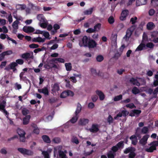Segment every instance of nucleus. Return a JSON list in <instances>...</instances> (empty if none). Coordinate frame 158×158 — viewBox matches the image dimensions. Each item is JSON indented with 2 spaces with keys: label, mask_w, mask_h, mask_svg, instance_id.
<instances>
[{
  "label": "nucleus",
  "mask_w": 158,
  "mask_h": 158,
  "mask_svg": "<svg viewBox=\"0 0 158 158\" xmlns=\"http://www.w3.org/2000/svg\"><path fill=\"white\" fill-rule=\"evenodd\" d=\"M58 100L57 98H51L49 99V102L51 103H53L56 102Z\"/></svg>",
  "instance_id": "59"
},
{
  "label": "nucleus",
  "mask_w": 158,
  "mask_h": 158,
  "mask_svg": "<svg viewBox=\"0 0 158 158\" xmlns=\"http://www.w3.org/2000/svg\"><path fill=\"white\" fill-rule=\"evenodd\" d=\"M129 14L128 10H123L120 17V19L121 21H124L126 19V18Z\"/></svg>",
  "instance_id": "7"
},
{
  "label": "nucleus",
  "mask_w": 158,
  "mask_h": 158,
  "mask_svg": "<svg viewBox=\"0 0 158 158\" xmlns=\"http://www.w3.org/2000/svg\"><path fill=\"white\" fill-rule=\"evenodd\" d=\"M89 130L91 132L96 133L98 131L99 129L97 125L93 124L91 128L89 129Z\"/></svg>",
  "instance_id": "16"
},
{
  "label": "nucleus",
  "mask_w": 158,
  "mask_h": 158,
  "mask_svg": "<svg viewBox=\"0 0 158 158\" xmlns=\"http://www.w3.org/2000/svg\"><path fill=\"white\" fill-rule=\"evenodd\" d=\"M38 91L39 93H43L45 95H49L48 90L46 87H44L42 89H38Z\"/></svg>",
  "instance_id": "11"
},
{
  "label": "nucleus",
  "mask_w": 158,
  "mask_h": 158,
  "mask_svg": "<svg viewBox=\"0 0 158 158\" xmlns=\"http://www.w3.org/2000/svg\"><path fill=\"white\" fill-rule=\"evenodd\" d=\"M118 149H122L124 146V142L123 141H120L118 142L116 145Z\"/></svg>",
  "instance_id": "31"
},
{
  "label": "nucleus",
  "mask_w": 158,
  "mask_h": 158,
  "mask_svg": "<svg viewBox=\"0 0 158 158\" xmlns=\"http://www.w3.org/2000/svg\"><path fill=\"white\" fill-rule=\"evenodd\" d=\"M72 141L73 143H74L77 144L79 143V140L77 137H75L73 138L72 139Z\"/></svg>",
  "instance_id": "57"
},
{
  "label": "nucleus",
  "mask_w": 158,
  "mask_h": 158,
  "mask_svg": "<svg viewBox=\"0 0 158 158\" xmlns=\"http://www.w3.org/2000/svg\"><path fill=\"white\" fill-rule=\"evenodd\" d=\"M123 98V96L121 94L116 96L114 98V101H117L122 99Z\"/></svg>",
  "instance_id": "43"
},
{
  "label": "nucleus",
  "mask_w": 158,
  "mask_h": 158,
  "mask_svg": "<svg viewBox=\"0 0 158 158\" xmlns=\"http://www.w3.org/2000/svg\"><path fill=\"white\" fill-rule=\"evenodd\" d=\"M23 31L26 33H28L33 32L35 31V29L31 27L25 26L23 27Z\"/></svg>",
  "instance_id": "9"
},
{
  "label": "nucleus",
  "mask_w": 158,
  "mask_h": 158,
  "mask_svg": "<svg viewBox=\"0 0 158 158\" xmlns=\"http://www.w3.org/2000/svg\"><path fill=\"white\" fill-rule=\"evenodd\" d=\"M19 20H16L13 23L12 26L13 28L18 29V24L19 23Z\"/></svg>",
  "instance_id": "35"
},
{
  "label": "nucleus",
  "mask_w": 158,
  "mask_h": 158,
  "mask_svg": "<svg viewBox=\"0 0 158 158\" xmlns=\"http://www.w3.org/2000/svg\"><path fill=\"white\" fill-rule=\"evenodd\" d=\"M96 60L97 61L101 62L103 60L104 57L102 55H98L96 57Z\"/></svg>",
  "instance_id": "38"
},
{
  "label": "nucleus",
  "mask_w": 158,
  "mask_h": 158,
  "mask_svg": "<svg viewBox=\"0 0 158 158\" xmlns=\"http://www.w3.org/2000/svg\"><path fill=\"white\" fill-rule=\"evenodd\" d=\"M149 145L150 146L149 148H146L145 151L148 152H152L156 149V147L158 146V141H153Z\"/></svg>",
  "instance_id": "2"
},
{
  "label": "nucleus",
  "mask_w": 158,
  "mask_h": 158,
  "mask_svg": "<svg viewBox=\"0 0 158 158\" xmlns=\"http://www.w3.org/2000/svg\"><path fill=\"white\" fill-rule=\"evenodd\" d=\"M108 21L110 24H112L114 22V19L112 16H110L108 19Z\"/></svg>",
  "instance_id": "41"
},
{
  "label": "nucleus",
  "mask_w": 158,
  "mask_h": 158,
  "mask_svg": "<svg viewBox=\"0 0 158 158\" xmlns=\"http://www.w3.org/2000/svg\"><path fill=\"white\" fill-rule=\"evenodd\" d=\"M149 137V135H146L143 136L142 139L139 141V143L143 146L145 145L147 143V141Z\"/></svg>",
  "instance_id": "10"
},
{
  "label": "nucleus",
  "mask_w": 158,
  "mask_h": 158,
  "mask_svg": "<svg viewBox=\"0 0 158 158\" xmlns=\"http://www.w3.org/2000/svg\"><path fill=\"white\" fill-rule=\"evenodd\" d=\"M31 118L30 115H27L25 116L23 119V125L27 124L30 121V119Z\"/></svg>",
  "instance_id": "20"
},
{
  "label": "nucleus",
  "mask_w": 158,
  "mask_h": 158,
  "mask_svg": "<svg viewBox=\"0 0 158 158\" xmlns=\"http://www.w3.org/2000/svg\"><path fill=\"white\" fill-rule=\"evenodd\" d=\"M16 63L18 64L22 65L24 63V61L22 59H18L16 60Z\"/></svg>",
  "instance_id": "56"
},
{
  "label": "nucleus",
  "mask_w": 158,
  "mask_h": 158,
  "mask_svg": "<svg viewBox=\"0 0 158 158\" xmlns=\"http://www.w3.org/2000/svg\"><path fill=\"white\" fill-rule=\"evenodd\" d=\"M155 27L154 23L152 22H148L147 25V28L148 30H152Z\"/></svg>",
  "instance_id": "25"
},
{
  "label": "nucleus",
  "mask_w": 158,
  "mask_h": 158,
  "mask_svg": "<svg viewBox=\"0 0 158 158\" xmlns=\"http://www.w3.org/2000/svg\"><path fill=\"white\" fill-rule=\"evenodd\" d=\"M101 24L100 23H98L94 27V29L95 31H98L100 29Z\"/></svg>",
  "instance_id": "40"
},
{
  "label": "nucleus",
  "mask_w": 158,
  "mask_h": 158,
  "mask_svg": "<svg viewBox=\"0 0 158 158\" xmlns=\"http://www.w3.org/2000/svg\"><path fill=\"white\" fill-rule=\"evenodd\" d=\"M91 71L92 74L93 75H98L99 76H102V75L100 74V72L99 71L98 73H97L96 71V69L92 68L91 69Z\"/></svg>",
  "instance_id": "33"
},
{
  "label": "nucleus",
  "mask_w": 158,
  "mask_h": 158,
  "mask_svg": "<svg viewBox=\"0 0 158 158\" xmlns=\"http://www.w3.org/2000/svg\"><path fill=\"white\" fill-rule=\"evenodd\" d=\"M136 26L135 25H132L130 28H128L127 30H129L130 31H131V32L133 33L134 31L136 29Z\"/></svg>",
  "instance_id": "60"
},
{
  "label": "nucleus",
  "mask_w": 158,
  "mask_h": 158,
  "mask_svg": "<svg viewBox=\"0 0 158 158\" xmlns=\"http://www.w3.org/2000/svg\"><path fill=\"white\" fill-rule=\"evenodd\" d=\"M81 106L79 103H78L77 107L75 112V115L70 120V121L73 123H75L77 120L78 118V114L79 113L81 110Z\"/></svg>",
  "instance_id": "1"
},
{
  "label": "nucleus",
  "mask_w": 158,
  "mask_h": 158,
  "mask_svg": "<svg viewBox=\"0 0 158 158\" xmlns=\"http://www.w3.org/2000/svg\"><path fill=\"white\" fill-rule=\"evenodd\" d=\"M43 35L47 39L50 40V38H49L50 35L49 33L47 31H44V32L43 33Z\"/></svg>",
  "instance_id": "54"
},
{
  "label": "nucleus",
  "mask_w": 158,
  "mask_h": 158,
  "mask_svg": "<svg viewBox=\"0 0 158 158\" xmlns=\"http://www.w3.org/2000/svg\"><path fill=\"white\" fill-rule=\"evenodd\" d=\"M65 66L66 69L67 71H70L72 70V66L70 63H65Z\"/></svg>",
  "instance_id": "29"
},
{
  "label": "nucleus",
  "mask_w": 158,
  "mask_h": 158,
  "mask_svg": "<svg viewBox=\"0 0 158 158\" xmlns=\"http://www.w3.org/2000/svg\"><path fill=\"white\" fill-rule=\"evenodd\" d=\"M135 151H132L130 153L129 155V158H134L136 156V154L135 153Z\"/></svg>",
  "instance_id": "55"
},
{
  "label": "nucleus",
  "mask_w": 158,
  "mask_h": 158,
  "mask_svg": "<svg viewBox=\"0 0 158 158\" xmlns=\"http://www.w3.org/2000/svg\"><path fill=\"white\" fill-rule=\"evenodd\" d=\"M133 113L136 117H138L141 113V111L139 110H133Z\"/></svg>",
  "instance_id": "39"
},
{
  "label": "nucleus",
  "mask_w": 158,
  "mask_h": 158,
  "mask_svg": "<svg viewBox=\"0 0 158 158\" xmlns=\"http://www.w3.org/2000/svg\"><path fill=\"white\" fill-rule=\"evenodd\" d=\"M132 92L134 94H136L139 93V90L137 87L135 86L133 88Z\"/></svg>",
  "instance_id": "37"
},
{
  "label": "nucleus",
  "mask_w": 158,
  "mask_h": 158,
  "mask_svg": "<svg viewBox=\"0 0 158 158\" xmlns=\"http://www.w3.org/2000/svg\"><path fill=\"white\" fill-rule=\"evenodd\" d=\"M90 38V37H88L86 35L84 36L82 39V45H80V46H83L84 47H86Z\"/></svg>",
  "instance_id": "8"
},
{
  "label": "nucleus",
  "mask_w": 158,
  "mask_h": 158,
  "mask_svg": "<svg viewBox=\"0 0 158 158\" xmlns=\"http://www.w3.org/2000/svg\"><path fill=\"white\" fill-rule=\"evenodd\" d=\"M17 66V63L15 62H13L10 63L8 65L6 66L5 69L8 71L10 69L13 70V71L15 72L17 70L16 67Z\"/></svg>",
  "instance_id": "4"
},
{
  "label": "nucleus",
  "mask_w": 158,
  "mask_h": 158,
  "mask_svg": "<svg viewBox=\"0 0 158 158\" xmlns=\"http://www.w3.org/2000/svg\"><path fill=\"white\" fill-rule=\"evenodd\" d=\"M131 99L130 98H128L125 100L121 101V102L122 103H127L130 102H131Z\"/></svg>",
  "instance_id": "63"
},
{
  "label": "nucleus",
  "mask_w": 158,
  "mask_h": 158,
  "mask_svg": "<svg viewBox=\"0 0 158 158\" xmlns=\"http://www.w3.org/2000/svg\"><path fill=\"white\" fill-rule=\"evenodd\" d=\"M37 18V19L40 22H43L45 21V18L43 15L40 14L38 15Z\"/></svg>",
  "instance_id": "32"
},
{
  "label": "nucleus",
  "mask_w": 158,
  "mask_h": 158,
  "mask_svg": "<svg viewBox=\"0 0 158 158\" xmlns=\"http://www.w3.org/2000/svg\"><path fill=\"white\" fill-rule=\"evenodd\" d=\"M29 112V110L26 109L24 108L22 110V113L24 115H27Z\"/></svg>",
  "instance_id": "52"
},
{
  "label": "nucleus",
  "mask_w": 158,
  "mask_h": 158,
  "mask_svg": "<svg viewBox=\"0 0 158 158\" xmlns=\"http://www.w3.org/2000/svg\"><path fill=\"white\" fill-rule=\"evenodd\" d=\"M42 138L44 142L46 143H50L51 142V140L49 137L47 135H44L42 136Z\"/></svg>",
  "instance_id": "22"
},
{
  "label": "nucleus",
  "mask_w": 158,
  "mask_h": 158,
  "mask_svg": "<svg viewBox=\"0 0 158 158\" xmlns=\"http://www.w3.org/2000/svg\"><path fill=\"white\" fill-rule=\"evenodd\" d=\"M126 106L127 108H129L130 109H132L134 107H135L134 104L133 103L127 104L126 105Z\"/></svg>",
  "instance_id": "58"
},
{
  "label": "nucleus",
  "mask_w": 158,
  "mask_h": 158,
  "mask_svg": "<svg viewBox=\"0 0 158 158\" xmlns=\"http://www.w3.org/2000/svg\"><path fill=\"white\" fill-rule=\"evenodd\" d=\"M148 131V128L147 127H144L141 130V132L143 134L147 133Z\"/></svg>",
  "instance_id": "48"
},
{
  "label": "nucleus",
  "mask_w": 158,
  "mask_h": 158,
  "mask_svg": "<svg viewBox=\"0 0 158 158\" xmlns=\"http://www.w3.org/2000/svg\"><path fill=\"white\" fill-rule=\"evenodd\" d=\"M6 102L5 100L0 102V110H2L5 109Z\"/></svg>",
  "instance_id": "28"
},
{
  "label": "nucleus",
  "mask_w": 158,
  "mask_h": 158,
  "mask_svg": "<svg viewBox=\"0 0 158 158\" xmlns=\"http://www.w3.org/2000/svg\"><path fill=\"white\" fill-rule=\"evenodd\" d=\"M86 32L87 33H91L93 32H95V29H93L91 28H89L86 31Z\"/></svg>",
  "instance_id": "62"
},
{
  "label": "nucleus",
  "mask_w": 158,
  "mask_h": 158,
  "mask_svg": "<svg viewBox=\"0 0 158 158\" xmlns=\"http://www.w3.org/2000/svg\"><path fill=\"white\" fill-rule=\"evenodd\" d=\"M93 8H90L89 9L85 11L84 12V14L85 15H91L93 12Z\"/></svg>",
  "instance_id": "34"
},
{
  "label": "nucleus",
  "mask_w": 158,
  "mask_h": 158,
  "mask_svg": "<svg viewBox=\"0 0 158 158\" xmlns=\"http://www.w3.org/2000/svg\"><path fill=\"white\" fill-rule=\"evenodd\" d=\"M60 87L58 84L55 83L52 87V91L53 93H56L59 90Z\"/></svg>",
  "instance_id": "18"
},
{
  "label": "nucleus",
  "mask_w": 158,
  "mask_h": 158,
  "mask_svg": "<svg viewBox=\"0 0 158 158\" xmlns=\"http://www.w3.org/2000/svg\"><path fill=\"white\" fill-rule=\"evenodd\" d=\"M17 132L19 136L21 135L24 136L25 135V133L24 131L23 130L19 128H18L17 129Z\"/></svg>",
  "instance_id": "30"
},
{
  "label": "nucleus",
  "mask_w": 158,
  "mask_h": 158,
  "mask_svg": "<svg viewBox=\"0 0 158 158\" xmlns=\"http://www.w3.org/2000/svg\"><path fill=\"white\" fill-rule=\"evenodd\" d=\"M151 37L153 38L152 41L155 43H158V37H156L154 34L151 35Z\"/></svg>",
  "instance_id": "36"
},
{
  "label": "nucleus",
  "mask_w": 158,
  "mask_h": 158,
  "mask_svg": "<svg viewBox=\"0 0 158 158\" xmlns=\"http://www.w3.org/2000/svg\"><path fill=\"white\" fill-rule=\"evenodd\" d=\"M44 49V47H43L41 48H37L34 50V53H36L39 52L43 50Z\"/></svg>",
  "instance_id": "61"
},
{
  "label": "nucleus",
  "mask_w": 158,
  "mask_h": 158,
  "mask_svg": "<svg viewBox=\"0 0 158 158\" xmlns=\"http://www.w3.org/2000/svg\"><path fill=\"white\" fill-rule=\"evenodd\" d=\"M74 93L71 90H68L67 91H64L60 94V97L61 98H64L68 96H73Z\"/></svg>",
  "instance_id": "5"
},
{
  "label": "nucleus",
  "mask_w": 158,
  "mask_h": 158,
  "mask_svg": "<svg viewBox=\"0 0 158 158\" xmlns=\"http://www.w3.org/2000/svg\"><path fill=\"white\" fill-rule=\"evenodd\" d=\"M45 38H42L40 37H38L36 38H34L32 39V41L35 42H44L45 41Z\"/></svg>",
  "instance_id": "15"
},
{
  "label": "nucleus",
  "mask_w": 158,
  "mask_h": 158,
  "mask_svg": "<svg viewBox=\"0 0 158 158\" xmlns=\"http://www.w3.org/2000/svg\"><path fill=\"white\" fill-rule=\"evenodd\" d=\"M151 3L152 5L156 7L158 6V0H151Z\"/></svg>",
  "instance_id": "44"
},
{
  "label": "nucleus",
  "mask_w": 158,
  "mask_h": 158,
  "mask_svg": "<svg viewBox=\"0 0 158 158\" xmlns=\"http://www.w3.org/2000/svg\"><path fill=\"white\" fill-rule=\"evenodd\" d=\"M54 60L57 61L59 62L62 63H64L65 61V60L64 59L60 58H54Z\"/></svg>",
  "instance_id": "51"
},
{
  "label": "nucleus",
  "mask_w": 158,
  "mask_h": 158,
  "mask_svg": "<svg viewBox=\"0 0 158 158\" xmlns=\"http://www.w3.org/2000/svg\"><path fill=\"white\" fill-rule=\"evenodd\" d=\"M147 0H136V4L137 6L144 5L147 3Z\"/></svg>",
  "instance_id": "21"
},
{
  "label": "nucleus",
  "mask_w": 158,
  "mask_h": 158,
  "mask_svg": "<svg viewBox=\"0 0 158 158\" xmlns=\"http://www.w3.org/2000/svg\"><path fill=\"white\" fill-rule=\"evenodd\" d=\"M146 45L145 44L141 43L137 47L135 50V51H141L143 48H145Z\"/></svg>",
  "instance_id": "26"
},
{
  "label": "nucleus",
  "mask_w": 158,
  "mask_h": 158,
  "mask_svg": "<svg viewBox=\"0 0 158 158\" xmlns=\"http://www.w3.org/2000/svg\"><path fill=\"white\" fill-rule=\"evenodd\" d=\"M146 46L148 48H153L154 46V45L153 43L152 42H149L147 44Z\"/></svg>",
  "instance_id": "53"
},
{
  "label": "nucleus",
  "mask_w": 158,
  "mask_h": 158,
  "mask_svg": "<svg viewBox=\"0 0 158 158\" xmlns=\"http://www.w3.org/2000/svg\"><path fill=\"white\" fill-rule=\"evenodd\" d=\"M17 150L23 155L32 156L33 154V152L31 150L24 148H18Z\"/></svg>",
  "instance_id": "3"
},
{
  "label": "nucleus",
  "mask_w": 158,
  "mask_h": 158,
  "mask_svg": "<svg viewBox=\"0 0 158 158\" xmlns=\"http://www.w3.org/2000/svg\"><path fill=\"white\" fill-rule=\"evenodd\" d=\"M21 57L26 60L28 59H33V56L32 55L31 56V54L28 52H26L22 54Z\"/></svg>",
  "instance_id": "12"
},
{
  "label": "nucleus",
  "mask_w": 158,
  "mask_h": 158,
  "mask_svg": "<svg viewBox=\"0 0 158 158\" xmlns=\"http://www.w3.org/2000/svg\"><path fill=\"white\" fill-rule=\"evenodd\" d=\"M137 18L135 17L134 18H131L130 19V22L133 25H134L137 22Z\"/></svg>",
  "instance_id": "45"
},
{
  "label": "nucleus",
  "mask_w": 158,
  "mask_h": 158,
  "mask_svg": "<svg viewBox=\"0 0 158 158\" xmlns=\"http://www.w3.org/2000/svg\"><path fill=\"white\" fill-rule=\"evenodd\" d=\"M44 158H50L48 153L46 151H43L42 153Z\"/></svg>",
  "instance_id": "42"
},
{
  "label": "nucleus",
  "mask_w": 158,
  "mask_h": 158,
  "mask_svg": "<svg viewBox=\"0 0 158 158\" xmlns=\"http://www.w3.org/2000/svg\"><path fill=\"white\" fill-rule=\"evenodd\" d=\"M96 93L99 97L100 100H103L105 98V95L103 93L101 90H97L96 91Z\"/></svg>",
  "instance_id": "13"
},
{
  "label": "nucleus",
  "mask_w": 158,
  "mask_h": 158,
  "mask_svg": "<svg viewBox=\"0 0 158 158\" xmlns=\"http://www.w3.org/2000/svg\"><path fill=\"white\" fill-rule=\"evenodd\" d=\"M130 82L133 85L139 86L140 85V83L138 80L134 78H131L129 80Z\"/></svg>",
  "instance_id": "19"
},
{
  "label": "nucleus",
  "mask_w": 158,
  "mask_h": 158,
  "mask_svg": "<svg viewBox=\"0 0 158 158\" xmlns=\"http://www.w3.org/2000/svg\"><path fill=\"white\" fill-rule=\"evenodd\" d=\"M52 141L55 143H58L60 142V139L58 137H56L53 139Z\"/></svg>",
  "instance_id": "50"
},
{
  "label": "nucleus",
  "mask_w": 158,
  "mask_h": 158,
  "mask_svg": "<svg viewBox=\"0 0 158 158\" xmlns=\"http://www.w3.org/2000/svg\"><path fill=\"white\" fill-rule=\"evenodd\" d=\"M97 45L96 42L92 39L90 38L86 47H88L89 48H93L96 47Z\"/></svg>",
  "instance_id": "6"
},
{
  "label": "nucleus",
  "mask_w": 158,
  "mask_h": 158,
  "mask_svg": "<svg viewBox=\"0 0 158 158\" xmlns=\"http://www.w3.org/2000/svg\"><path fill=\"white\" fill-rule=\"evenodd\" d=\"M89 120L88 119L81 118L79 122V124L80 125L84 126L88 123Z\"/></svg>",
  "instance_id": "17"
},
{
  "label": "nucleus",
  "mask_w": 158,
  "mask_h": 158,
  "mask_svg": "<svg viewBox=\"0 0 158 158\" xmlns=\"http://www.w3.org/2000/svg\"><path fill=\"white\" fill-rule=\"evenodd\" d=\"M132 33L131 32V31H130L128 30H127L126 31V34L123 37V39H125L126 40V41H127L128 40L130 37Z\"/></svg>",
  "instance_id": "23"
},
{
  "label": "nucleus",
  "mask_w": 158,
  "mask_h": 158,
  "mask_svg": "<svg viewBox=\"0 0 158 158\" xmlns=\"http://www.w3.org/2000/svg\"><path fill=\"white\" fill-rule=\"evenodd\" d=\"M135 149L133 147H128L124 151V153L125 154H127L128 153H130L132 151H135Z\"/></svg>",
  "instance_id": "24"
},
{
  "label": "nucleus",
  "mask_w": 158,
  "mask_h": 158,
  "mask_svg": "<svg viewBox=\"0 0 158 158\" xmlns=\"http://www.w3.org/2000/svg\"><path fill=\"white\" fill-rule=\"evenodd\" d=\"M124 27V25L123 23H120L118 24L117 26V28L120 30L123 28Z\"/></svg>",
  "instance_id": "64"
},
{
  "label": "nucleus",
  "mask_w": 158,
  "mask_h": 158,
  "mask_svg": "<svg viewBox=\"0 0 158 158\" xmlns=\"http://www.w3.org/2000/svg\"><path fill=\"white\" fill-rule=\"evenodd\" d=\"M13 15L14 17L16 19V20H20V17L18 18L17 17V11L15 10L13 12Z\"/></svg>",
  "instance_id": "46"
},
{
  "label": "nucleus",
  "mask_w": 158,
  "mask_h": 158,
  "mask_svg": "<svg viewBox=\"0 0 158 158\" xmlns=\"http://www.w3.org/2000/svg\"><path fill=\"white\" fill-rule=\"evenodd\" d=\"M130 139L131 140V143L134 145H136L138 142V140L137 137L135 135H133L130 137Z\"/></svg>",
  "instance_id": "14"
},
{
  "label": "nucleus",
  "mask_w": 158,
  "mask_h": 158,
  "mask_svg": "<svg viewBox=\"0 0 158 158\" xmlns=\"http://www.w3.org/2000/svg\"><path fill=\"white\" fill-rule=\"evenodd\" d=\"M59 156L60 158H65L67 157L64 151L61 150H59L58 152Z\"/></svg>",
  "instance_id": "27"
},
{
  "label": "nucleus",
  "mask_w": 158,
  "mask_h": 158,
  "mask_svg": "<svg viewBox=\"0 0 158 158\" xmlns=\"http://www.w3.org/2000/svg\"><path fill=\"white\" fill-rule=\"evenodd\" d=\"M108 158H114V155L112 152L111 151H110L107 154Z\"/></svg>",
  "instance_id": "47"
},
{
  "label": "nucleus",
  "mask_w": 158,
  "mask_h": 158,
  "mask_svg": "<svg viewBox=\"0 0 158 158\" xmlns=\"http://www.w3.org/2000/svg\"><path fill=\"white\" fill-rule=\"evenodd\" d=\"M39 47V45L35 44H32L29 45V48H38Z\"/></svg>",
  "instance_id": "49"
}]
</instances>
